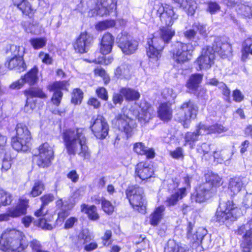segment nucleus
I'll list each match as a JSON object with an SVG mask.
<instances>
[{"instance_id": "obj_45", "label": "nucleus", "mask_w": 252, "mask_h": 252, "mask_svg": "<svg viewBox=\"0 0 252 252\" xmlns=\"http://www.w3.org/2000/svg\"><path fill=\"white\" fill-rule=\"evenodd\" d=\"M10 53L13 56L12 58H22L24 54V48L22 46L12 45L7 53Z\"/></svg>"}, {"instance_id": "obj_50", "label": "nucleus", "mask_w": 252, "mask_h": 252, "mask_svg": "<svg viewBox=\"0 0 252 252\" xmlns=\"http://www.w3.org/2000/svg\"><path fill=\"white\" fill-rule=\"evenodd\" d=\"M83 96V92L80 89H74L72 95L71 102L75 105L80 104L81 102Z\"/></svg>"}, {"instance_id": "obj_21", "label": "nucleus", "mask_w": 252, "mask_h": 252, "mask_svg": "<svg viewBox=\"0 0 252 252\" xmlns=\"http://www.w3.org/2000/svg\"><path fill=\"white\" fill-rule=\"evenodd\" d=\"M6 138L0 134V157L4 155L2 162V171L8 170L11 166L12 158L9 152L6 151Z\"/></svg>"}, {"instance_id": "obj_14", "label": "nucleus", "mask_w": 252, "mask_h": 252, "mask_svg": "<svg viewBox=\"0 0 252 252\" xmlns=\"http://www.w3.org/2000/svg\"><path fill=\"white\" fill-rule=\"evenodd\" d=\"M116 7L115 0H97L94 8L89 12V15L103 16L109 14Z\"/></svg>"}, {"instance_id": "obj_40", "label": "nucleus", "mask_w": 252, "mask_h": 252, "mask_svg": "<svg viewBox=\"0 0 252 252\" xmlns=\"http://www.w3.org/2000/svg\"><path fill=\"white\" fill-rule=\"evenodd\" d=\"M24 94L28 98V99H32L34 97L41 98L46 97V95L43 92L42 90L39 88H31L29 90H25Z\"/></svg>"}, {"instance_id": "obj_59", "label": "nucleus", "mask_w": 252, "mask_h": 252, "mask_svg": "<svg viewBox=\"0 0 252 252\" xmlns=\"http://www.w3.org/2000/svg\"><path fill=\"white\" fill-rule=\"evenodd\" d=\"M171 156L174 158H183V150L181 147H178L175 150L170 152Z\"/></svg>"}, {"instance_id": "obj_46", "label": "nucleus", "mask_w": 252, "mask_h": 252, "mask_svg": "<svg viewBox=\"0 0 252 252\" xmlns=\"http://www.w3.org/2000/svg\"><path fill=\"white\" fill-rule=\"evenodd\" d=\"M17 7L24 14L30 17L32 15L33 9L31 8V6L28 1H25L20 3V4H18Z\"/></svg>"}, {"instance_id": "obj_55", "label": "nucleus", "mask_w": 252, "mask_h": 252, "mask_svg": "<svg viewBox=\"0 0 252 252\" xmlns=\"http://www.w3.org/2000/svg\"><path fill=\"white\" fill-rule=\"evenodd\" d=\"M38 57L42 62L45 64H51L52 63V58L48 54L45 53L43 52H40Z\"/></svg>"}, {"instance_id": "obj_49", "label": "nucleus", "mask_w": 252, "mask_h": 252, "mask_svg": "<svg viewBox=\"0 0 252 252\" xmlns=\"http://www.w3.org/2000/svg\"><path fill=\"white\" fill-rule=\"evenodd\" d=\"M11 201V195L3 190H0V206L10 204Z\"/></svg>"}, {"instance_id": "obj_17", "label": "nucleus", "mask_w": 252, "mask_h": 252, "mask_svg": "<svg viewBox=\"0 0 252 252\" xmlns=\"http://www.w3.org/2000/svg\"><path fill=\"white\" fill-rule=\"evenodd\" d=\"M115 124L119 129L124 131L127 137L131 136L134 126V122L124 114L118 115L115 118Z\"/></svg>"}, {"instance_id": "obj_60", "label": "nucleus", "mask_w": 252, "mask_h": 252, "mask_svg": "<svg viewBox=\"0 0 252 252\" xmlns=\"http://www.w3.org/2000/svg\"><path fill=\"white\" fill-rule=\"evenodd\" d=\"M94 73L96 75H98L101 77L104 78V82L105 84H107L109 81V79L108 77H106V74L104 69L100 67H97L96 68L94 69Z\"/></svg>"}, {"instance_id": "obj_28", "label": "nucleus", "mask_w": 252, "mask_h": 252, "mask_svg": "<svg viewBox=\"0 0 252 252\" xmlns=\"http://www.w3.org/2000/svg\"><path fill=\"white\" fill-rule=\"evenodd\" d=\"M131 66L128 63H124L119 66L114 72L115 76L119 79L129 78L131 75Z\"/></svg>"}, {"instance_id": "obj_30", "label": "nucleus", "mask_w": 252, "mask_h": 252, "mask_svg": "<svg viewBox=\"0 0 252 252\" xmlns=\"http://www.w3.org/2000/svg\"><path fill=\"white\" fill-rule=\"evenodd\" d=\"M133 150L139 155H146L147 158H152L155 157V152L152 149H148L142 143L138 142L134 144Z\"/></svg>"}, {"instance_id": "obj_44", "label": "nucleus", "mask_w": 252, "mask_h": 252, "mask_svg": "<svg viewBox=\"0 0 252 252\" xmlns=\"http://www.w3.org/2000/svg\"><path fill=\"white\" fill-rule=\"evenodd\" d=\"M115 26V22L114 20H105L96 24L95 26V29L98 31H102L114 27Z\"/></svg>"}, {"instance_id": "obj_57", "label": "nucleus", "mask_w": 252, "mask_h": 252, "mask_svg": "<svg viewBox=\"0 0 252 252\" xmlns=\"http://www.w3.org/2000/svg\"><path fill=\"white\" fill-rule=\"evenodd\" d=\"M30 247L34 252H40L41 251V245L39 241L36 240H33L30 243Z\"/></svg>"}, {"instance_id": "obj_5", "label": "nucleus", "mask_w": 252, "mask_h": 252, "mask_svg": "<svg viewBox=\"0 0 252 252\" xmlns=\"http://www.w3.org/2000/svg\"><path fill=\"white\" fill-rule=\"evenodd\" d=\"M16 135L11 138V145L17 151H27L31 145L32 136L28 127L21 123L16 127Z\"/></svg>"}, {"instance_id": "obj_33", "label": "nucleus", "mask_w": 252, "mask_h": 252, "mask_svg": "<svg viewBox=\"0 0 252 252\" xmlns=\"http://www.w3.org/2000/svg\"><path fill=\"white\" fill-rule=\"evenodd\" d=\"M81 210L82 212L87 215L89 219L92 220H97L99 218L96 207L94 205L89 206L83 204L81 206Z\"/></svg>"}, {"instance_id": "obj_23", "label": "nucleus", "mask_w": 252, "mask_h": 252, "mask_svg": "<svg viewBox=\"0 0 252 252\" xmlns=\"http://www.w3.org/2000/svg\"><path fill=\"white\" fill-rule=\"evenodd\" d=\"M202 123H200L196 127V132H188L185 136V143L184 146L189 145L191 149L193 148L195 142L198 140V137L200 135H204V130L201 129Z\"/></svg>"}, {"instance_id": "obj_37", "label": "nucleus", "mask_w": 252, "mask_h": 252, "mask_svg": "<svg viewBox=\"0 0 252 252\" xmlns=\"http://www.w3.org/2000/svg\"><path fill=\"white\" fill-rule=\"evenodd\" d=\"M202 79V75L200 74H193L189 77L186 86L189 90L194 91L197 89Z\"/></svg>"}, {"instance_id": "obj_4", "label": "nucleus", "mask_w": 252, "mask_h": 252, "mask_svg": "<svg viewBox=\"0 0 252 252\" xmlns=\"http://www.w3.org/2000/svg\"><path fill=\"white\" fill-rule=\"evenodd\" d=\"M22 233L15 229L8 228L0 238V249L5 252H24Z\"/></svg>"}, {"instance_id": "obj_39", "label": "nucleus", "mask_w": 252, "mask_h": 252, "mask_svg": "<svg viewBox=\"0 0 252 252\" xmlns=\"http://www.w3.org/2000/svg\"><path fill=\"white\" fill-rule=\"evenodd\" d=\"M201 129L204 130V133L205 134L213 133H221L227 130L225 127L218 124L208 126L202 124V125L201 126Z\"/></svg>"}, {"instance_id": "obj_27", "label": "nucleus", "mask_w": 252, "mask_h": 252, "mask_svg": "<svg viewBox=\"0 0 252 252\" xmlns=\"http://www.w3.org/2000/svg\"><path fill=\"white\" fill-rule=\"evenodd\" d=\"M233 153L230 149L221 150L220 154L218 152H213V157L215 159H217V161L220 163L224 162L225 165H228L230 163Z\"/></svg>"}, {"instance_id": "obj_32", "label": "nucleus", "mask_w": 252, "mask_h": 252, "mask_svg": "<svg viewBox=\"0 0 252 252\" xmlns=\"http://www.w3.org/2000/svg\"><path fill=\"white\" fill-rule=\"evenodd\" d=\"M8 67L21 72L25 70L26 65L22 58H11L8 62Z\"/></svg>"}, {"instance_id": "obj_42", "label": "nucleus", "mask_w": 252, "mask_h": 252, "mask_svg": "<svg viewBox=\"0 0 252 252\" xmlns=\"http://www.w3.org/2000/svg\"><path fill=\"white\" fill-rule=\"evenodd\" d=\"M47 39L45 37H34L30 39L29 42L34 50L43 48L47 44Z\"/></svg>"}, {"instance_id": "obj_31", "label": "nucleus", "mask_w": 252, "mask_h": 252, "mask_svg": "<svg viewBox=\"0 0 252 252\" xmlns=\"http://www.w3.org/2000/svg\"><path fill=\"white\" fill-rule=\"evenodd\" d=\"M165 209L164 206L160 205L155 209L150 217V222L151 225L156 226L159 223L164 215Z\"/></svg>"}, {"instance_id": "obj_9", "label": "nucleus", "mask_w": 252, "mask_h": 252, "mask_svg": "<svg viewBox=\"0 0 252 252\" xmlns=\"http://www.w3.org/2000/svg\"><path fill=\"white\" fill-rule=\"evenodd\" d=\"M39 154L36 161L37 165L42 168L49 166L54 158V152L52 145L45 142L38 148Z\"/></svg>"}, {"instance_id": "obj_54", "label": "nucleus", "mask_w": 252, "mask_h": 252, "mask_svg": "<svg viewBox=\"0 0 252 252\" xmlns=\"http://www.w3.org/2000/svg\"><path fill=\"white\" fill-rule=\"evenodd\" d=\"M240 12L247 17H252V10L251 7L245 4L241 5L240 7Z\"/></svg>"}, {"instance_id": "obj_8", "label": "nucleus", "mask_w": 252, "mask_h": 252, "mask_svg": "<svg viewBox=\"0 0 252 252\" xmlns=\"http://www.w3.org/2000/svg\"><path fill=\"white\" fill-rule=\"evenodd\" d=\"M172 47V57L176 63H184L190 60L191 54L193 50L191 45L176 41Z\"/></svg>"}, {"instance_id": "obj_29", "label": "nucleus", "mask_w": 252, "mask_h": 252, "mask_svg": "<svg viewBox=\"0 0 252 252\" xmlns=\"http://www.w3.org/2000/svg\"><path fill=\"white\" fill-rule=\"evenodd\" d=\"M244 183L239 177L232 178L229 180L228 189L231 195L237 194L243 187Z\"/></svg>"}, {"instance_id": "obj_11", "label": "nucleus", "mask_w": 252, "mask_h": 252, "mask_svg": "<svg viewBox=\"0 0 252 252\" xmlns=\"http://www.w3.org/2000/svg\"><path fill=\"white\" fill-rule=\"evenodd\" d=\"M90 128L98 139L105 138L108 134L109 126L104 118L101 115L94 116L91 121Z\"/></svg>"}, {"instance_id": "obj_16", "label": "nucleus", "mask_w": 252, "mask_h": 252, "mask_svg": "<svg viewBox=\"0 0 252 252\" xmlns=\"http://www.w3.org/2000/svg\"><path fill=\"white\" fill-rule=\"evenodd\" d=\"M28 199H19V202L16 205L7 208L6 212L4 213V215L7 216L6 220H9L10 218H18L26 214L28 207Z\"/></svg>"}, {"instance_id": "obj_13", "label": "nucleus", "mask_w": 252, "mask_h": 252, "mask_svg": "<svg viewBox=\"0 0 252 252\" xmlns=\"http://www.w3.org/2000/svg\"><path fill=\"white\" fill-rule=\"evenodd\" d=\"M197 111V107L190 101L182 104L179 113L181 116L178 119L183 122L184 127H189L190 120L196 118Z\"/></svg>"}, {"instance_id": "obj_15", "label": "nucleus", "mask_w": 252, "mask_h": 252, "mask_svg": "<svg viewBox=\"0 0 252 252\" xmlns=\"http://www.w3.org/2000/svg\"><path fill=\"white\" fill-rule=\"evenodd\" d=\"M93 43V38L91 34L84 32H81L73 43V47L77 53H87Z\"/></svg>"}, {"instance_id": "obj_62", "label": "nucleus", "mask_w": 252, "mask_h": 252, "mask_svg": "<svg viewBox=\"0 0 252 252\" xmlns=\"http://www.w3.org/2000/svg\"><path fill=\"white\" fill-rule=\"evenodd\" d=\"M54 196L52 194H46L41 197V200L42 201V206L44 207L47 205L49 203L52 202L54 200Z\"/></svg>"}, {"instance_id": "obj_19", "label": "nucleus", "mask_w": 252, "mask_h": 252, "mask_svg": "<svg viewBox=\"0 0 252 252\" xmlns=\"http://www.w3.org/2000/svg\"><path fill=\"white\" fill-rule=\"evenodd\" d=\"M68 85L66 81H56L49 85L48 89L50 92H54L52 98V101L54 104L58 106L62 98V90H66V87Z\"/></svg>"}, {"instance_id": "obj_25", "label": "nucleus", "mask_w": 252, "mask_h": 252, "mask_svg": "<svg viewBox=\"0 0 252 252\" xmlns=\"http://www.w3.org/2000/svg\"><path fill=\"white\" fill-rule=\"evenodd\" d=\"M209 188L208 184L201 185L197 189L195 194L191 195V200L199 203L204 201L207 198V194L209 193Z\"/></svg>"}, {"instance_id": "obj_43", "label": "nucleus", "mask_w": 252, "mask_h": 252, "mask_svg": "<svg viewBox=\"0 0 252 252\" xmlns=\"http://www.w3.org/2000/svg\"><path fill=\"white\" fill-rule=\"evenodd\" d=\"M197 150L198 153L203 154V158L206 160L209 159L213 156V152L210 151V145L207 143L202 144Z\"/></svg>"}, {"instance_id": "obj_56", "label": "nucleus", "mask_w": 252, "mask_h": 252, "mask_svg": "<svg viewBox=\"0 0 252 252\" xmlns=\"http://www.w3.org/2000/svg\"><path fill=\"white\" fill-rule=\"evenodd\" d=\"M96 94L98 97L102 100H107L108 99V94L106 90L103 87H100L96 90Z\"/></svg>"}, {"instance_id": "obj_2", "label": "nucleus", "mask_w": 252, "mask_h": 252, "mask_svg": "<svg viewBox=\"0 0 252 252\" xmlns=\"http://www.w3.org/2000/svg\"><path fill=\"white\" fill-rule=\"evenodd\" d=\"M63 139L66 153L68 155H78L84 159L90 158V153L84 128L66 129L63 133Z\"/></svg>"}, {"instance_id": "obj_35", "label": "nucleus", "mask_w": 252, "mask_h": 252, "mask_svg": "<svg viewBox=\"0 0 252 252\" xmlns=\"http://www.w3.org/2000/svg\"><path fill=\"white\" fill-rule=\"evenodd\" d=\"M37 73L38 68L34 66L24 76H22L21 78L23 80L24 84L28 83L30 85H33L37 82Z\"/></svg>"}, {"instance_id": "obj_3", "label": "nucleus", "mask_w": 252, "mask_h": 252, "mask_svg": "<svg viewBox=\"0 0 252 252\" xmlns=\"http://www.w3.org/2000/svg\"><path fill=\"white\" fill-rule=\"evenodd\" d=\"M231 45L223 37H217L214 40L212 46L204 47L201 55L197 59L195 63L199 70H207L214 63L215 53L225 58L231 53Z\"/></svg>"}, {"instance_id": "obj_41", "label": "nucleus", "mask_w": 252, "mask_h": 252, "mask_svg": "<svg viewBox=\"0 0 252 252\" xmlns=\"http://www.w3.org/2000/svg\"><path fill=\"white\" fill-rule=\"evenodd\" d=\"M120 93L128 100H136L140 97V94L137 91L129 88H122Z\"/></svg>"}, {"instance_id": "obj_64", "label": "nucleus", "mask_w": 252, "mask_h": 252, "mask_svg": "<svg viewBox=\"0 0 252 252\" xmlns=\"http://www.w3.org/2000/svg\"><path fill=\"white\" fill-rule=\"evenodd\" d=\"M39 225L44 229L46 230H52L54 226L52 224L49 223L44 219H41L39 221Z\"/></svg>"}, {"instance_id": "obj_20", "label": "nucleus", "mask_w": 252, "mask_h": 252, "mask_svg": "<svg viewBox=\"0 0 252 252\" xmlns=\"http://www.w3.org/2000/svg\"><path fill=\"white\" fill-rule=\"evenodd\" d=\"M154 173V171L153 166L148 163L141 162L135 166V176L143 181L147 180L151 178Z\"/></svg>"}, {"instance_id": "obj_18", "label": "nucleus", "mask_w": 252, "mask_h": 252, "mask_svg": "<svg viewBox=\"0 0 252 252\" xmlns=\"http://www.w3.org/2000/svg\"><path fill=\"white\" fill-rule=\"evenodd\" d=\"M155 114L153 107L149 103L143 102L140 103L138 111L134 112L133 115L139 121L147 122L152 119Z\"/></svg>"}, {"instance_id": "obj_58", "label": "nucleus", "mask_w": 252, "mask_h": 252, "mask_svg": "<svg viewBox=\"0 0 252 252\" xmlns=\"http://www.w3.org/2000/svg\"><path fill=\"white\" fill-rule=\"evenodd\" d=\"M35 107V103L32 102L31 99L27 98V102L25 105L24 110L27 113H31Z\"/></svg>"}, {"instance_id": "obj_52", "label": "nucleus", "mask_w": 252, "mask_h": 252, "mask_svg": "<svg viewBox=\"0 0 252 252\" xmlns=\"http://www.w3.org/2000/svg\"><path fill=\"white\" fill-rule=\"evenodd\" d=\"M192 28H193L194 30L198 31L199 33L202 36H205L207 34L206 25L195 22L193 24Z\"/></svg>"}, {"instance_id": "obj_38", "label": "nucleus", "mask_w": 252, "mask_h": 252, "mask_svg": "<svg viewBox=\"0 0 252 252\" xmlns=\"http://www.w3.org/2000/svg\"><path fill=\"white\" fill-rule=\"evenodd\" d=\"M92 240L91 234L88 229H83L79 232L77 236L76 245L78 247L89 243Z\"/></svg>"}, {"instance_id": "obj_22", "label": "nucleus", "mask_w": 252, "mask_h": 252, "mask_svg": "<svg viewBox=\"0 0 252 252\" xmlns=\"http://www.w3.org/2000/svg\"><path fill=\"white\" fill-rule=\"evenodd\" d=\"M114 43V37L109 32L105 33L102 36L100 46V52L103 55L111 52Z\"/></svg>"}, {"instance_id": "obj_10", "label": "nucleus", "mask_w": 252, "mask_h": 252, "mask_svg": "<svg viewBox=\"0 0 252 252\" xmlns=\"http://www.w3.org/2000/svg\"><path fill=\"white\" fill-rule=\"evenodd\" d=\"M235 233L243 235V240L241 247L243 252H250L252 250V219L246 223L240 226Z\"/></svg>"}, {"instance_id": "obj_47", "label": "nucleus", "mask_w": 252, "mask_h": 252, "mask_svg": "<svg viewBox=\"0 0 252 252\" xmlns=\"http://www.w3.org/2000/svg\"><path fill=\"white\" fill-rule=\"evenodd\" d=\"M97 203H101L102 210L107 214H112L114 212V206L112 205L110 201L106 199L105 198H102L101 199V201L98 200Z\"/></svg>"}, {"instance_id": "obj_36", "label": "nucleus", "mask_w": 252, "mask_h": 252, "mask_svg": "<svg viewBox=\"0 0 252 252\" xmlns=\"http://www.w3.org/2000/svg\"><path fill=\"white\" fill-rule=\"evenodd\" d=\"M158 115L162 121H168L172 117V110L170 106L167 103L161 104L158 110Z\"/></svg>"}, {"instance_id": "obj_1", "label": "nucleus", "mask_w": 252, "mask_h": 252, "mask_svg": "<svg viewBox=\"0 0 252 252\" xmlns=\"http://www.w3.org/2000/svg\"><path fill=\"white\" fill-rule=\"evenodd\" d=\"M153 10L159 17L161 22L167 26L160 29L159 37L154 35L147 41V54L149 58V64L155 67L159 65L158 61L165 44L168 43L175 34V30L170 27L178 19L179 15L174 11L172 6L159 1H155Z\"/></svg>"}, {"instance_id": "obj_53", "label": "nucleus", "mask_w": 252, "mask_h": 252, "mask_svg": "<svg viewBox=\"0 0 252 252\" xmlns=\"http://www.w3.org/2000/svg\"><path fill=\"white\" fill-rule=\"evenodd\" d=\"M38 28L39 25L36 23H28V27H25V30L28 33L37 34L39 33Z\"/></svg>"}, {"instance_id": "obj_63", "label": "nucleus", "mask_w": 252, "mask_h": 252, "mask_svg": "<svg viewBox=\"0 0 252 252\" xmlns=\"http://www.w3.org/2000/svg\"><path fill=\"white\" fill-rule=\"evenodd\" d=\"M220 6L216 2H210L208 3V10L211 14H214L219 11Z\"/></svg>"}, {"instance_id": "obj_48", "label": "nucleus", "mask_w": 252, "mask_h": 252, "mask_svg": "<svg viewBox=\"0 0 252 252\" xmlns=\"http://www.w3.org/2000/svg\"><path fill=\"white\" fill-rule=\"evenodd\" d=\"M44 189V184L41 182H36L34 183L30 192L32 197H36L39 195Z\"/></svg>"}, {"instance_id": "obj_61", "label": "nucleus", "mask_w": 252, "mask_h": 252, "mask_svg": "<svg viewBox=\"0 0 252 252\" xmlns=\"http://www.w3.org/2000/svg\"><path fill=\"white\" fill-rule=\"evenodd\" d=\"M207 233L206 230L203 228H199L196 232L195 234L193 235V237H195L198 240H202L203 238L206 235ZM194 238H193L194 239Z\"/></svg>"}, {"instance_id": "obj_12", "label": "nucleus", "mask_w": 252, "mask_h": 252, "mask_svg": "<svg viewBox=\"0 0 252 252\" xmlns=\"http://www.w3.org/2000/svg\"><path fill=\"white\" fill-rule=\"evenodd\" d=\"M118 46L126 55L133 54L138 47V42L133 40L126 32L119 34L116 38Z\"/></svg>"}, {"instance_id": "obj_34", "label": "nucleus", "mask_w": 252, "mask_h": 252, "mask_svg": "<svg viewBox=\"0 0 252 252\" xmlns=\"http://www.w3.org/2000/svg\"><path fill=\"white\" fill-rule=\"evenodd\" d=\"M206 182L204 184H208L209 186V190L213 187L220 186L222 185L221 178L218 174L212 172H208L205 175Z\"/></svg>"}, {"instance_id": "obj_26", "label": "nucleus", "mask_w": 252, "mask_h": 252, "mask_svg": "<svg viewBox=\"0 0 252 252\" xmlns=\"http://www.w3.org/2000/svg\"><path fill=\"white\" fill-rule=\"evenodd\" d=\"M180 5L188 15H193L197 9V4L193 0H173Z\"/></svg>"}, {"instance_id": "obj_7", "label": "nucleus", "mask_w": 252, "mask_h": 252, "mask_svg": "<svg viewBox=\"0 0 252 252\" xmlns=\"http://www.w3.org/2000/svg\"><path fill=\"white\" fill-rule=\"evenodd\" d=\"M126 194L129 203L133 208L142 213H146V203L144 198V191L142 188L138 186L129 187Z\"/></svg>"}, {"instance_id": "obj_6", "label": "nucleus", "mask_w": 252, "mask_h": 252, "mask_svg": "<svg viewBox=\"0 0 252 252\" xmlns=\"http://www.w3.org/2000/svg\"><path fill=\"white\" fill-rule=\"evenodd\" d=\"M241 214V210L232 201L220 203L216 213V221L220 224L233 221Z\"/></svg>"}, {"instance_id": "obj_51", "label": "nucleus", "mask_w": 252, "mask_h": 252, "mask_svg": "<svg viewBox=\"0 0 252 252\" xmlns=\"http://www.w3.org/2000/svg\"><path fill=\"white\" fill-rule=\"evenodd\" d=\"M161 94L163 97L169 100L174 99L177 96V93L171 88H165L163 89Z\"/></svg>"}, {"instance_id": "obj_24", "label": "nucleus", "mask_w": 252, "mask_h": 252, "mask_svg": "<svg viewBox=\"0 0 252 252\" xmlns=\"http://www.w3.org/2000/svg\"><path fill=\"white\" fill-rule=\"evenodd\" d=\"M187 195L186 188H182L177 190H175L170 196L167 197L165 203L168 207H171L176 205L178 201L182 199Z\"/></svg>"}]
</instances>
